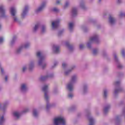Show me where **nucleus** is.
I'll return each mask as SVG.
<instances>
[{
	"instance_id": "2eb2a0df",
	"label": "nucleus",
	"mask_w": 125,
	"mask_h": 125,
	"mask_svg": "<svg viewBox=\"0 0 125 125\" xmlns=\"http://www.w3.org/2000/svg\"><path fill=\"white\" fill-rule=\"evenodd\" d=\"M108 22L111 25H115L116 24V19L113 16L109 15Z\"/></svg>"
},
{
	"instance_id": "423d86ee",
	"label": "nucleus",
	"mask_w": 125,
	"mask_h": 125,
	"mask_svg": "<svg viewBox=\"0 0 125 125\" xmlns=\"http://www.w3.org/2000/svg\"><path fill=\"white\" fill-rule=\"evenodd\" d=\"M10 13L11 15L12 16L13 22L15 23H18L19 24V23H20V21L16 16V13H17V10H16V8H15L14 7H11Z\"/></svg>"
},
{
	"instance_id": "39448f33",
	"label": "nucleus",
	"mask_w": 125,
	"mask_h": 125,
	"mask_svg": "<svg viewBox=\"0 0 125 125\" xmlns=\"http://www.w3.org/2000/svg\"><path fill=\"white\" fill-rule=\"evenodd\" d=\"M54 125H66V120L63 116H59L54 119Z\"/></svg>"
},
{
	"instance_id": "58836bf2",
	"label": "nucleus",
	"mask_w": 125,
	"mask_h": 125,
	"mask_svg": "<svg viewBox=\"0 0 125 125\" xmlns=\"http://www.w3.org/2000/svg\"><path fill=\"white\" fill-rule=\"evenodd\" d=\"M97 53H98V49H94L93 50V54L94 55H96V54H97Z\"/></svg>"
},
{
	"instance_id": "7c9ffc66",
	"label": "nucleus",
	"mask_w": 125,
	"mask_h": 125,
	"mask_svg": "<svg viewBox=\"0 0 125 125\" xmlns=\"http://www.w3.org/2000/svg\"><path fill=\"white\" fill-rule=\"evenodd\" d=\"M46 32V26L45 25H42L41 26V32L43 33Z\"/></svg>"
},
{
	"instance_id": "864d4df0",
	"label": "nucleus",
	"mask_w": 125,
	"mask_h": 125,
	"mask_svg": "<svg viewBox=\"0 0 125 125\" xmlns=\"http://www.w3.org/2000/svg\"><path fill=\"white\" fill-rule=\"evenodd\" d=\"M3 42V38L0 37V43H2Z\"/></svg>"
},
{
	"instance_id": "603ef678",
	"label": "nucleus",
	"mask_w": 125,
	"mask_h": 125,
	"mask_svg": "<svg viewBox=\"0 0 125 125\" xmlns=\"http://www.w3.org/2000/svg\"><path fill=\"white\" fill-rule=\"evenodd\" d=\"M57 4H61V0H57L56 1Z\"/></svg>"
},
{
	"instance_id": "6e6552de",
	"label": "nucleus",
	"mask_w": 125,
	"mask_h": 125,
	"mask_svg": "<svg viewBox=\"0 0 125 125\" xmlns=\"http://www.w3.org/2000/svg\"><path fill=\"white\" fill-rule=\"evenodd\" d=\"M0 17L6 18L7 16L5 14V8L3 5H0Z\"/></svg>"
},
{
	"instance_id": "a18cd8bd",
	"label": "nucleus",
	"mask_w": 125,
	"mask_h": 125,
	"mask_svg": "<svg viewBox=\"0 0 125 125\" xmlns=\"http://www.w3.org/2000/svg\"><path fill=\"white\" fill-rule=\"evenodd\" d=\"M52 11L54 12H58V11H59V9L56 7H55L52 9Z\"/></svg>"
},
{
	"instance_id": "0eeeda50",
	"label": "nucleus",
	"mask_w": 125,
	"mask_h": 125,
	"mask_svg": "<svg viewBox=\"0 0 125 125\" xmlns=\"http://www.w3.org/2000/svg\"><path fill=\"white\" fill-rule=\"evenodd\" d=\"M121 83V82L120 81L116 82L114 83V85L116 87V88L114 90V94L116 95V94H118L119 92H121V91H123V88L120 87V84Z\"/></svg>"
},
{
	"instance_id": "bf43d9fd",
	"label": "nucleus",
	"mask_w": 125,
	"mask_h": 125,
	"mask_svg": "<svg viewBox=\"0 0 125 125\" xmlns=\"http://www.w3.org/2000/svg\"><path fill=\"white\" fill-rule=\"evenodd\" d=\"M0 70H1V72L2 74H3V68L1 67Z\"/></svg>"
},
{
	"instance_id": "ddd939ff",
	"label": "nucleus",
	"mask_w": 125,
	"mask_h": 125,
	"mask_svg": "<svg viewBox=\"0 0 125 125\" xmlns=\"http://www.w3.org/2000/svg\"><path fill=\"white\" fill-rule=\"evenodd\" d=\"M87 117L89 121V125H95V120L94 118L89 114H88Z\"/></svg>"
},
{
	"instance_id": "c756f323",
	"label": "nucleus",
	"mask_w": 125,
	"mask_h": 125,
	"mask_svg": "<svg viewBox=\"0 0 125 125\" xmlns=\"http://www.w3.org/2000/svg\"><path fill=\"white\" fill-rule=\"evenodd\" d=\"M13 115L17 120L20 118V116H21L20 113L17 111L14 112Z\"/></svg>"
},
{
	"instance_id": "79ce46f5",
	"label": "nucleus",
	"mask_w": 125,
	"mask_h": 125,
	"mask_svg": "<svg viewBox=\"0 0 125 125\" xmlns=\"http://www.w3.org/2000/svg\"><path fill=\"white\" fill-rule=\"evenodd\" d=\"M125 13L121 12L119 14V18H122V17H125Z\"/></svg>"
},
{
	"instance_id": "f8f14e48",
	"label": "nucleus",
	"mask_w": 125,
	"mask_h": 125,
	"mask_svg": "<svg viewBox=\"0 0 125 125\" xmlns=\"http://www.w3.org/2000/svg\"><path fill=\"white\" fill-rule=\"evenodd\" d=\"M21 91L22 93H26L28 91V85L26 83H22L21 85Z\"/></svg>"
},
{
	"instance_id": "49530a36",
	"label": "nucleus",
	"mask_w": 125,
	"mask_h": 125,
	"mask_svg": "<svg viewBox=\"0 0 125 125\" xmlns=\"http://www.w3.org/2000/svg\"><path fill=\"white\" fill-rule=\"evenodd\" d=\"M102 55L103 56H106V55H107V52L106 51V50L103 51Z\"/></svg>"
},
{
	"instance_id": "4468645a",
	"label": "nucleus",
	"mask_w": 125,
	"mask_h": 125,
	"mask_svg": "<svg viewBox=\"0 0 125 125\" xmlns=\"http://www.w3.org/2000/svg\"><path fill=\"white\" fill-rule=\"evenodd\" d=\"M114 60L117 64V67L118 68V69H122V68H123L124 66H123V65H122V64L120 63V62L119 61V59H118V57H117V54H114Z\"/></svg>"
},
{
	"instance_id": "8fccbe9b",
	"label": "nucleus",
	"mask_w": 125,
	"mask_h": 125,
	"mask_svg": "<svg viewBox=\"0 0 125 125\" xmlns=\"http://www.w3.org/2000/svg\"><path fill=\"white\" fill-rule=\"evenodd\" d=\"M84 45H83V44H81L80 45V48L81 49H83L84 48Z\"/></svg>"
},
{
	"instance_id": "f03ea898",
	"label": "nucleus",
	"mask_w": 125,
	"mask_h": 125,
	"mask_svg": "<svg viewBox=\"0 0 125 125\" xmlns=\"http://www.w3.org/2000/svg\"><path fill=\"white\" fill-rule=\"evenodd\" d=\"M36 56L39 59L38 65L42 67V69H44L47 65V63L45 62V57L43 56L42 52L41 51H38L36 53Z\"/></svg>"
},
{
	"instance_id": "9b49d317",
	"label": "nucleus",
	"mask_w": 125,
	"mask_h": 125,
	"mask_svg": "<svg viewBox=\"0 0 125 125\" xmlns=\"http://www.w3.org/2000/svg\"><path fill=\"white\" fill-rule=\"evenodd\" d=\"M53 74H49L46 76H42L40 78V80L42 82H43V81H46L48 79H50L51 78H53Z\"/></svg>"
},
{
	"instance_id": "680f3d73",
	"label": "nucleus",
	"mask_w": 125,
	"mask_h": 125,
	"mask_svg": "<svg viewBox=\"0 0 125 125\" xmlns=\"http://www.w3.org/2000/svg\"><path fill=\"white\" fill-rule=\"evenodd\" d=\"M1 28V24H0V29Z\"/></svg>"
},
{
	"instance_id": "5701e85b",
	"label": "nucleus",
	"mask_w": 125,
	"mask_h": 125,
	"mask_svg": "<svg viewBox=\"0 0 125 125\" xmlns=\"http://www.w3.org/2000/svg\"><path fill=\"white\" fill-rule=\"evenodd\" d=\"M111 108V105L110 104H107L104 108V114H107V112H109V110Z\"/></svg>"
},
{
	"instance_id": "72a5a7b5",
	"label": "nucleus",
	"mask_w": 125,
	"mask_h": 125,
	"mask_svg": "<svg viewBox=\"0 0 125 125\" xmlns=\"http://www.w3.org/2000/svg\"><path fill=\"white\" fill-rule=\"evenodd\" d=\"M69 5H70V1L69 0H66L63 6V8H67Z\"/></svg>"
},
{
	"instance_id": "cd10ccee",
	"label": "nucleus",
	"mask_w": 125,
	"mask_h": 125,
	"mask_svg": "<svg viewBox=\"0 0 125 125\" xmlns=\"http://www.w3.org/2000/svg\"><path fill=\"white\" fill-rule=\"evenodd\" d=\"M33 115L35 118H38V117H39V112H38V110L37 109H33Z\"/></svg>"
},
{
	"instance_id": "e433bc0d",
	"label": "nucleus",
	"mask_w": 125,
	"mask_h": 125,
	"mask_svg": "<svg viewBox=\"0 0 125 125\" xmlns=\"http://www.w3.org/2000/svg\"><path fill=\"white\" fill-rule=\"evenodd\" d=\"M16 41V37H14L12 40L11 41L10 45H13L15 43V41Z\"/></svg>"
},
{
	"instance_id": "052dcab7",
	"label": "nucleus",
	"mask_w": 125,
	"mask_h": 125,
	"mask_svg": "<svg viewBox=\"0 0 125 125\" xmlns=\"http://www.w3.org/2000/svg\"><path fill=\"white\" fill-rule=\"evenodd\" d=\"M102 0H99V2H101Z\"/></svg>"
},
{
	"instance_id": "a19ab883",
	"label": "nucleus",
	"mask_w": 125,
	"mask_h": 125,
	"mask_svg": "<svg viewBox=\"0 0 125 125\" xmlns=\"http://www.w3.org/2000/svg\"><path fill=\"white\" fill-rule=\"evenodd\" d=\"M121 54L123 57H125V49H122L121 50Z\"/></svg>"
},
{
	"instance_id": "7ed1b4c3",
	"label": "nucleus",
	"mask_w": 125,
	"mask_h": 125,
	"mask_svg": "<svg viewBox=\"0 0 125 125\" xmlns=\"http://www.w3.org/2000/svg\"><path fill=\"white\" fill-rule=\"evenodd\" d=\"M78 79L79 77L76 74H74L71 76L70 81L66 86V87L69 91H73L74 90V84L77 83Z\"/></svg>"
},
{
	"instance_id": "9d476101",
	"label": "nucleus",
	"mask_w": 125,
	"mask_h": 125,
	"mask_svg": "<svg viewBox=\"0 0 125 125\" xmlns=\"http://www.w3.org/2000/svg\"><path fill=\"white\" fill-rule=\"evenodd\" d=\"M29 11V6L26 5L24 7V8L22 10V12L21 14V18L24 19L27 16V13Z\"/></svg>"
},
{
	"instance_id": "13d9d810",
	"label": "nucleus",
	"mask_w": 125,
	"mask_h": 125,
	"mask_svg": "<svg viewBox=\"0 0 125 125\" xmlns=\"http://www.w3.org/2000/svg\"><path fill=\"white\" fill-rule=\"evenodd\" d=\"M118 3H121L122 2V0H117Z\"/></svg>"
},
{
	"instance_id": "4be33fe9",
	"label": "nucleus",
	"mask_w": 125,
	"mask_h": 125,
	"mask_svg": "<svg viewBox=\"0 0 125 125\" xmlns=\"http://www.w3.org/2000/svg\"><path fill=\"white\" fill-rule=\"evenodd\" d=\"M88 91V88H87V85L84 84L82 90V94H85Z\"/></svg>"
},
{
	"instance_id": "a878e982",
	"label": "nucleus",
	"mask_w": 125,
	"mask_h": 125,
	"mask_svg": "<svg viewBox=\"0 0 125 125\" xmlns=\"http://www.w3.org/2000/svg\"><path fill=\"white\" fill-rule=\"evenodd\" d=\"M65 45L69 49L70 51H72L73 49H74V47H73V46L70 45V44L69 43V42H66Z\"/></svg>"
},
{
	"instance_id": "de8ad7c7",
	"label": "nucleus",
	"mask_w": 125,
	"mask_h": 125,
	"mask_svg": "<svg viewBox=\"0 0 125 125\" xmlns=\"http://www.w3.org/2000/svg\"><path fill=\"white\" fill-rule=\"evenodd\" d=\"M26 70H27V65H25L22 68V72L24 73V72L26 71Z\"/></svg>"
},
{
	"instance_id": "5fc2aeb1",
	"label": "nucleus",
	"mask_w": 125,
	"mask_h": 125,
	"mask_svg": "<svg viewBox=\"0 0 125 125\" xmlns=\"http://www.w3.org/2000/svg\"><path fill=\"white\" fill-rule=\"evenodd\" d=\"M63 33V31H60L58 32V36H61L62 34Z\"/></svg>"
},
{
	"instance_id": "c85d7f7f",
	"label": "nucleus",
	"mask_w": 125,
	"mask_h": 125,
	"mask_svg": "<svg viewBox=\"0 0 125 125\" xmlns=\"http://www.w3.org/2000/svg\"><path fill=\"white\" fill-rule=\"evenodd\" d=\"M115 125H121L120 116H117L115 118Z\"/></svg>"
},
{
	"instance_id": "f704fd0d",
	"label": "nucleus",
	"mask_w": 125,
	"mask_h": 125,
	"mask_svg": "<svg viewBox=\"0 0 125 125\" xmlns=\"http://www.w3.org/2000/svg\"><path fill=\"white\" fill-rule=\"evenodd\" d=\"M62 67L63 70H65V69H67V68H68V64L66 62H63L62 64Z\"/></svg>"
},
{
	"instance_id": "b1692460",
	"label": "nucleus",
	"mask_w": 125,
	"mask_h": 125,
	"mask_svg": "<svg viewBox=\"0 0 125 125\" xmlns=\"http://www.w3.org/2000/svg\"><path fill=\"white\" fill-rule=\"evenodd\" d=\"M74 26H75V23L73 22H69L68 23V29L70 32H72L74 29Z\"/></svg>"
},
{
	"instance_id": "4d7b16f0",
	"label": "nucleus",
	"mask_w": 125,
	"mask_h": 125,
	"mask_svg": "<svg viewBox=\"0 0 125 125\" xmlns=\"http://www.w3.org/2000/svg\"><path fill=\"white\" fill-rule=\"evenodd\" d=\"M122 115H123V116H125V110H123V111L122 112Z\"/></svg>"
},
{
	"instance_id": "3c124183",
	"label": "nucleus",
	"mask_w": 125,
	"mask_h": 125,
	"mask_svg": "<svg viewBox=\"0 0 125 125\" xmlns=\"http://www.w3.org/2000/svg\"><path fill=\"white\" fill-rule=\"evenodd\" d=\"M54 94H57L58 93V90L57 89H55L53 91Z\"/></svg>"
},
{
	"instance_id": "aec40b11",
	"label": "nucleus",
	"mask_w": 125,
	"mask_h": 125,
	"mask_svg": "<svg viewBox=\"0 0 125 125\" xmlns=\"http://www.w3.org/2000/svg\"><path fill=\"white\" fill-rule=\"evenodd\" d=\"M59 46L57 45H54L53 46V51L54 53H59L60 49Z\"/></svg>"
},
{
	"instance_id": "37998d69",
	"label": "nucleus",
	"mask_w": 125,
	"mask_h": 125,
	"mask_svg": "<svg viewBox=\"0 0 125 125\" xmlns=\"http://www.w3.org/2000/svg\"><path fill=\"white\" fill-rule=\"evenodd\" d=\"M74 96V95L73 94V93H69L68 94V97L69 99H71L72 98H73Z\"/></svg>"
},
{
	"instance_id": "ea45409f",
	"label": "nucleus",
	"mask_w": 125,
	"mask_h": 125,
	"mask_svg": "<svg viewBox=\"0 0 125 125\" xmlns=\"http://www.w3.org/2000/svg\"><path fill=\"white\" fill-rule=\"evenodd\" d=\"M58 65V62H55L54 63V65L51 66V69H54L55 67H56Z\"/></svg>"
},
{
	"instance_id": "0e129e2a",
	"label": "nucleus",
	"mask_w": 125,
	"mask_h": 125,
	"mask_svg": "<svg viewBox=\"0 0 125 125\" xmlns=\"http://www.w3.org/2000/svg\"><path fill=\"white\" fill-rule=\"evenodd\" d=\"M90 0V1H92V0Z\"/></svg>"
},
{
	"instance_id": "6ab92c4d",
	"label": "nucleus",
	"mask_w": 125,
	"mask_h": 125,
	"mask_svg": "<svg viewBox=\"0 0 125 125\" xmlns=\"http://www.w3.org/2000/svg\"><path fill=\"white\" fill-rule=\"evenodd\" d=\"M75 68H76V65H73L70 69H69L67 70H65L64 71L65 76H68V75H69L70 74V73H71V72H72V70Z\"/></svg>"
},
{
	"instance_id": "e2e57ef3",
	"label": "nucleus",
	"mask_w": 125,
	"mask_h": 125,
	"mask_svg": "<svg viewBox=\"0 0 125 125\" xmlns=\"http://www.w3.org/2000/svg\"><path fill=\"white\" fill-rule=\"evenodd\" d=\"M1 107V104H0V108Z\"/></svg>"
},
{
	"instance_id": "a211bd4d",
	"label": "nucleus",
	"mask_w": 125,
	"mask_h": 125,
	"mask_svg": "<svg viewBox=\"0 0 125 125\" xmlns=\"http://www.w3.org/2000/svg\"><path fill=\"white\" fill-rule=\"evenodd\" d=\"M22 50H23L22 47L21 45L18 48H17L15 50V54L16 55H19V54H20L21 52H22Z\"/></svg>"
},
{
	"instance_id": "20e7f679",
	"label": "nucleus",
	"mask_w": 125,
	"mask_h": 125,
	"mask_svg": "<svg viewBox=\"0 0 125 125\" xmlns=\"http://www.w3.org/2000/svg\"><path fill=\"white\" fill-rule=\"evenodd\" d=\"M95 42V43H99L100 40H99V35L97 34H94L91 37L89 41L87 42V46L88 48H91V44Z\"/></svg>"
},
{
	"instance_id": "473e14b6",
	"label": "nucleus",
	"mask_w": 125,
	"mask_h": 125,
	"mask_svg": "<svg viewBox=\"0 0 125 125\" xmlns=\"http://www.w3.org/2000/svg\"><path fill=\"white\" fill-rule=\"evenodd\" d=\"M8 105V102H6L3 104V106H2V109L3 110V111H4V110L6 109V107H7Z\"/></svg>"
},
{
	"instance_id": "c9c22d12",
	"label": "nucleus",
	"mask_w": 125,
	"mask_h": 125,
	"mask_svg": "<svg viewBox=\"0 0 125 125\" xmlns=\"http://www.w3.org/2000/svg\"><path fill=\"white\" fill-rule=\"evenodd\" d=\"M108 95V90L106 89L104 90V97L106 98Z\"/></svg>"
},
{
	"instance_id": "f3484780",
	"label": "nucleus",
	"mask_w": 125,
	"mask_h": 125,
	"mask_svg": "<svg viewBox=\"0 0 125 125\" xmlns=\"http://www.w3.org/2000/svg\"><path fill=\"white\" fill-rule=\"evenodd\" d=\"M70 14L72 17H76L78 15V9L76 7L72 8Z\"/></svg>"
},
{
	"instance_id": "393cba45",
	"label": "nucleus",
	"mask_w": 125,
	"mask_h": 125,
	"mask_svg": "<svg viewBox=\"0 0 125 125\" xmlns=\"http://www.w3.org/2000/svg\"><path fill=\"white\" fill-rule=\"evenodd\" d=\"M40 27H41V24L40 23H37V24H35L34 27L33 28V31L34 33H36V32H37L38 31V30L39 29Z\"/></svg>"
},
{
	"instance_id": "412c9836",
	"label": "nucleus",
	"mask_w": 125,
	"mask_h": 125,
	"mask_svg": "<svg viewBox=\"0 0 125 125\" xmlns=\"http://www.w3.org/2000/svg\"><path fill=\"white\" fill-rule=\"evenodd\" d=\"M22 46V48H29V47H30V46H31V43H30V42H26L25 43H24L23 44H22L21 45Z\"/></svg>"
},
{
	"instance_id": "bb28decb",
	"label": "nucleus",
	"mask_w": 125,
	"mask_h": 125,
	"mask_svg": "<svg viewBox=\"0 0 125 125\" xmlns=\"http://www.w3.org/2000/svg\"><path fill=\"white\" fill-rule=\"evenodd\" d=\"M34 63L33 62H31L29 63L28 65V69L30 70V71H31V70H33L34 69Z\"/></svg>"
},
{
	"instance_id": "dca6fc26",
	"label": "nucleus",
	"mask_w": 125,
	"mask_h": 125,
	"mask_svg": "<svg viewBox=\"0 0 125 125\" xmlns=\"http://www.w3.org/2000/svg\"><path fill=\"white\" fill-rule=\"evenodd\" d=\"M59 26V21L52 22V28L53 30H56Z\"/></svg>"
},
{
	"instance_id": "1a4fd4ad",
	"label": "nucleus",
	"mask_w": 125,
	"mask_h": 125,
	"mask_svg": "<svg viewBox=\"0 0 125 125\" xmlns=\"http://www.w3.org/2000/svg\"><path fill=\"white\" fill-rule=\"evenodd\" d=\"M46 6V2L44 1L42 2L40 6L35 10L36 13H39V12H41V11H42L43 9H44V8Z\"/></svg>"
},
{
	"instance_id": "2f4dec72",
	"label": "nucleus",
	"mask_w": 125,
	"mask_h": 125,
	"mask_svg": "<svg viewBox=\"0 0 125 125\" xmlns=\"http://www.w3.org/2000/svg\"><path fill=\"white\" fill-rule=\"evenodd\" d=\"M4 117L3 116H0V125H3L4 123Z\"/></svg>"
},
{
	"instance_id": "4c0bfd02",
	"label": "nucleus",
	"mask_w": 125,
	"mask_h": 125,
	"mask_svg": "<svg viewBox=\"0 0 125 125\" xmlns=\"http://www.w3.org/2000/svg\"><path fill=\"white\" fill-rule=\"evenodd\" d=\"M80 7L82 9H84L85 8V5H84V2H81L80 3Z\"/></svg>"
},
{
	"instance_id": "f257e3e1",
	"label": "nucleus",
	"mask_w": 125,
	"mask_h": 125,
	"mask_svg": "<svg viewBox=\"0 0 125 125\" xmlns=\"http://www.w3.org/2000/svg\"><path fill=\"white\" fill-rule=\"evenodd\" d=\"M49 87V84H45L42 87V90L44 92V98L46 102V109H48L50 107H53L54 105L53 104H49L50 98L48 95V88Z\"/></svg>"
},
{
	"instance_id": "09e8293b",
	"label": "nucleus",
	"mask_w": 125,
	"mask_h": 125,
	"mask_svg": "<svg viewBox=\"0 0 125 125\" xmlns=\"http://www.w3.org/2000/svg\"><path fill=\"white\" fill-rule=\"evenodd\" d=\"M28 112H29V108H26L23 110L22 113H28Z\"/></svg>"
},
{
	"instance_id": "6e6d98bb",
	"label": "nucleus",
	"mask_w": 125,
	"mask_h": 125,
	"mask_svg": "<svg viewBox=\"0 0 125 125\" xmlns=\"http://www.w3.org/2000/svg\"><path fill=\"white\" fill-rule=\"evenodd\" d=\"M8 80V77H7V76H6L5 77V82H7Z\"/></svg>"
},
{
	"instance_id": "c03bdc74",
	"label": "nucleus",
	"mask_w": 125,
	"mask_h": 125,
	"mask_svg": "<svg viewBox=\"0 0 125 125\" xmlns=\"http://www.w3.org/2000/svg\"><path fill=\"white\" fill-rule=\"evenodd\" d=\"M82 29L83 31V32H87V28H86L85 26H82Z\"/></svg>"
}]
</instances>
